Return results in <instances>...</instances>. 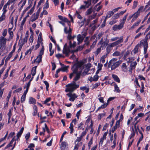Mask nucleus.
I'll list each match as a JSON object with an SVG mask.
<instances>
[{
    "label": "nucleus",
    "instance_id": "nucleus-29",
    "mask_svg": "<svg viewBox=\"0 0 150 150\" xmlns=\"http://www.w3.org/2000/svg\"><path fill=\"white\" fill-rule=\"evenodd\" d=\"M44 46H42V47L39 53V56H42L43 54H44Z\"/></svg>",
    "mask_w": 150,
    "mask_h": 150
},
{
    "label": "nucleus",
    "instance_id": "nucleus-1",
    "mask_svg": "<svg viewBox=\"0 0 150 150\" xmlns=\"http://www.w3.org/2000/svg\"><path fill=\"white\" fill-rule=\"evenodd\" d=\"M83 62H78L74 64L71 68L72 72L69 74V75H73L74 74L76 75H81L82 72V70L81 67L83 64Z\"/></svg>",
    "mask_w": 150,
    "mask_h": 150
},
{
    "label": "nucleus",
    "instance_id": "nucleus-53",
    "mask_svg": "<svg viewBox=\"0 0 150 150\" xmlns=\"http://www.w3.org/2000/svg\"><path fill=\"white\" fill-rule=\"evenodd\" d=\"M128 14H127L124 16V17H123L122 18V21L121 22V23L124 22V24H125V21L127 18V17L128 16Z\"/></svg>",
    "mask_w": 150,
    "mask_h": 150
},
{
    "label": "nucleus",
    "instance_id": "nucleus-13",
    "mask_svg": "<svg viewBox=\"0 0 150 150\" xmlns=\"http://www.w3.org/2000/svg\"><path fill=\"white\" fill-rule=\"evenodd\" d=\"M71 52V50L69 48H63V53L65 54L67 56H69V53Z\"/></svg>",
    "mask_w": 150,
    "mask_h": 150
},
{
    "label": "nucleus",
    "instance_id": "nucleus-15",
    "mask_svg": "<svg viewBox=\"0 0 150 150\" xmlns=\"http://www.w3.org/2000/svg\"><path fill=\"white\" fill-rule=\"evenodd\" d=\"M88 87H87L86 86H81L80 87V89L81 90L84 91L85 90V93H87L89 92V88L88 85H87Z\"/></svg>",
    "mask_w": 150,
    "mask_h": 150
},
{
    "label": "nucleus",
    "instance_id": "nucleus-16",
    "mask_svg": "<svg viewBox=\"0 0 150 150\" xmlns=\"http://www.w3.org/2000/svg\"><path fill=\"white\" fill-rule=\"evenodd\" d=\"M38 16H37L35 13H34L31 16L30 18V21L33 22L36 20L38 18Z\"/></svg>",
    "mask_w": 150,
    "mask_h": 150
},
{
    "label": "nucleus",
    "instance_id": "nucleus-63",
    "mask_svg": "<svg viewBox=\"0 0 150 150\" xmlns=\"http://www.w3.org/2000/svg\"><path fill=\"white\" fill-rule=\"evenodd\" d=\"M11 92H9L8 93V96H7V98H6V100L8 102H9L10 98L11 97Z\"/></svg>",
    "mask_w": 150,
    "mask_h": 150
},
{
    "label": "nucleus",
    "instance_id": "nucleus-62",
    "mask_svg": "<svg viewBox=\"0 0 150 150\" xmlns=\"http://www.w3.org/2000/svg\"><path fill=\"white\" fill-rule=\"evenodd\" d=\"M117 127V126H116V125H115V126H114L112 128L111 131L112 132V133H113L114 132V131L116 130Z\"/></svg>",
    "mask_w": 150,
    "mask_h": 150
},
{
    "label": "nucleus",
    "instance_id": "nucleus-52",
    "mask_svg": "<svg viewBox=\"0 0 150 150\" xmlns=\"http://www.w3.org/2000/svg\"><path fill=\"white\" fill-rule=\"evenodd\" d=\"M147 115V117L145 119V120L146 121L149 118L150 116V111H149V112H147L145 114V115Z\"/></svg>",
    "mask_w": 150,
    "mask_h": 150
},
{
    "label": "nucleus",
    "instance_id": "nucleus-18",
    "mask_svg": "<svg viewBox=\"0 0 150 150\" xmlns=\"http://www.w3.org/2000/svg\"><path fill=\"white\" fill-rule=\"evenodd\" d=\"M121 68L123 71L126 72L128 71V69H127V67L125 63H124L122 64L121 67Z\"/></svg>",
    "mask_w": 150,
    "mask_h": 150
},
{
    "label": "nucleus",
    "instance_id": "nucleus-14",
    "mask_svg": "<svg viewBox=\"0 0 150 150\" xmlns=\"http://www.w3.org/2000/svg\"><path fill=\"white\" fill-rule=\"evenodd\" d=\"M28 103L30 104L35 105L36 103V100L34 98L30 97L29 99Z\"/></svg>",
    "mask_w": 150,
    "mask_h": 150
},
{
    "label": "nucleus",
    "instance_id": "nucleus-30",
    "mask_svg": "<svg viewBox=\"0 0 150 150\" xmlns=\"http://www.w3.org/2000/svg\"><path fill=\"white\" fill-rule=\"evenodd\" d=\"M130 51L129 50H127L126 52L125 53L123 56V58L124 59H126L127 57L129 55V54H130Z\"/></svg>",
    "mask_w": 150,
    "mask_h": 150
},
{
    "label": "nucleus",
    "instance_id": "nucleus-37",
    "mask_svg": "<svg viewBox=\"0 0 150 150\" xmlns=\"http://www.w3.org/2000/svg\"><path fill=\"white\" fill-rule=\"evenodd\" d=\"M119 14L118 13H117L116 14H115L114 15V16H113L112 18H113V19H116L119 17Z\"/></svg>",
    "mask_w": 150,
    "mask_h": 150
},
{
    "label": "nucleus",
    "instance_id": "nucleus-46",
    "mask_svg": "<svg viewBox=\"0 0 150 150\" xmlns=\"http://www.w3.org/2000/svg\"><path fill=\"white\" fill-rule=\"evenodd\" d=\"M98 41V40L97 39H96L95 41H94L92 45L91 46V48H93L96 45V43Z\"/></svg>",
    "mask_w": 150,
    "mask_h": 150
},
{
    "label": "nucleus",
    "instance_id": "nucleus-5",
    "mask_svg": "<svg viewBox=\"0 0 150 150\" xmlns=\"http://www.w3.org/2000/svg\"><path fill=\"white\" fill-rule=\"evenodd\" d=\"M6 40V39L4 37H0V50H2L3 48L4 50L5 49Z\"/></svg>",
    "mask_w": 150,
    "mask_h": 150
},
{
    "label": "nucleus",
    "instance_id": "nucleus-48",
    "mask_svg": "<svg viewBox=\"0 0 150 150\" xmlns=\"http://www.w3.org/2000/svg\"><path fill=\"white\" fill-rule=\"evenodd\" d=\"M35 8L34 7H33L30 10V11L28 12V13L30 15L33 12Z\"/></svg>",
    "mask_w": 150,
    "mask_h": 150
},
{
    "label": "nucleus",
    "instance_id": "nucleus-34",
    "mask_svg": "<svg viewBox=\"0 0 150 150\" xmlns=\"http://www.w3.org/2000/svg\"><path fill=\"white\" fill-rule=\"evenodd\" d=\"M44 83L46 85V91H49V84L48 82L47 81H44Z\"/></svg>",
    "mask_w": 150,
    "mask_h": 150
},
{
    "label": "nucleus",
    "instance_id": "nucleus-8",
    "mask_svg": "<svg viewBox=\"0 0 150 150\" xmlns=\"http://www.w3.org/2000/svg\"><path fill=\"white\" fill-rule=\"evenodd\" d=\"M91 63H89L85 65V67L84 68V70L82 72L83 75H84L85 74L86 75L89 74L88 72L90 70V68L91 67Z\"/></svg>",
    "mask_w": 150,
    "mask_h": 150
},
{
    "label": "nucleus",
    "instance_id": "nucleus-40",
    "mask_svg": "<svg viewBox=\"0 0 150 150\" xmlns=\"http://www.w3.org/2000/svg\"><path fill=\"white\" fill-rule=\"evenodd\" d=\"M26 98V96L23 95L21 98V102L22 103H23V102L25 101Z\"/></svg>",
    "mask_w": 150,
    "mask_h": 150
},
{
    "label": "nucleus",
    "instance_id": "nucleus-4",
    "mask_svg": "<svg viewBox=\"0 0 150 150\" xmlns=\"http://www.w3.org/2000/svg\"><path fill=\"white\" fill-rule=\"evenodd\" d=\"M111 60H112V65L111 67V70L115 69L120 65L122 62L120 60L117 61V59L116 58H113Z\"/></svg>",
    "mask_w": 150,
    "mask_h": 150
},
{
    "label": "nucleus",
    "instance_id": "nucleus-26",
    "mask_svg": "<svg viewBox=\"0 0 150 150\" xmlns=\"http://www.w3.org/2000/svg\"><path fill=\"white\" fill-rule=\"evenodd\" d=\"M107 37L105 40L103 42V47L104 48H105V46H106L107 45H108L109 42V40L108 39H107Z\"/></svg>",
    "mask_w": 150,
    "mask_h": 150
},
{
    "label": "nucleus",
    "instance_id": "nucleus-42",
    "mask_svg": "<svg viewBox=\"0 0 150 150\" xmlns=\"http://www.w3.org/2000/svg\"><path fill=\"white\" fill-rule=\"evenodd\" d=\"M67 133V132L66 131H65L62 134L61 137L60 138V142H61L62 141L64 137V135Z\"/></svg>",
    "mask_w": 150,
    "mask_h": 150
},
{
    "label": "nucleus",
    "instance_id": "nucleus-2",
    "mask_svg": "<svg viewBox=\"0 0 150 150\" xmlns=\"http://www.w3.org/2000/svg\"><path fill=\"white\" fill-rule=\"evenodd\" d=\"M76 81L74 80L71 83L66 85V87L67 88L65 90V92H73L78 88L79 85V84H76Z\"/></svg>",
    "mask_w": 150,
    "mask_h": 150
},
{
    "label": "nucleus",
    "instance_id": "nucleus-58",
    "mask_svg": "<svg viewBox=\"0 0 150 150\" xmlns=\"http://www.w3.org/2000/svg\"><path fill=\"white\" fill-rule=\"evenodd\" d=\"M22 88L21 87L17 89H16V90H14L13 91L14 93L15 92H20V91H22Z\"/></svg>",
    "mask_w": 150,
    "mask_h": 150
},
{
    "label": "nucleus",
    "instance_id": "nucleus-39",
    "mask_svg": "<svg viewBox=\"0 0 150 150\" xmlns=\"http://www.w3.org/2000/svg\"><path fill=\"white\" fill-rule=\"evenodd\" d=\"M55 56L58 59L61 58H64V56L63 55L60 53H58L56 54Z\"/></svg>",
    "mask_w": 150,
    "mask_h": 150
},
{
    "label": "nucleus",
    "instance_id": "nucleus-25",
    "mask_svg": "<svg viewBox=\"0 0 150 150\" xmlns=\"http://www.w3.org/2000/svg\"><path fill=\"white\" fill-rule=\"evenodd\" d=\"M92 12V8L90 7L86 11V12L85 15L86 16H88L91 14Z\"/></svg>",
    "mask_w": 150,
    "mask_h": 150
},
{
    "label": "nucleus",
    "instance_id": "nucleus-17",
    "mask_svg": "<svg viewBox=\"0 0 150 150\" xmlns=\"http://www.w3.org/2000/svg\"><path fill=\"white\" fill-rule=\"evenodd\" d=\"M99 76H94V78H93L91 76L90 77V78H88L89 81L91 82L92 81H97L98 79Z\"/></svg>",
    "mask_w": 150,
    "mask_h": 150
},
{
    "label": "nucleus",
    "instance_id": "nucleus-44",
    "mask_svg": "<svg viewBox=\"0 0 150 150\" xmlns=\"http://www.w3.org/2000/svg\"><path fill=\"white\" fill-rule=\"evenodd\" d=\"M135 94L136 95V98L137 99L140 101L141 100H142L141 97L138 94V93L136 91H135Z\"/></svg>",
    "mask_w": 150,
    "mask_h": 150
},
{
    "label": "nucleus",
    "instance_id": "nucleus-21",
    "mask_svg": "<svg viewBox=\"0 0 150 150\" xmlns=\"http://www.w3.org/2000/svg\"><path fill=\"white\" fill-rule=\"evenodd\" d=\"M114 88V91L115 92L118 93H119L120 92V90L119 87L115 83Z\"/></svg>",
    "mask_w": 150,
    "mask_h": 150
},
{
    "label": "nucleus",
    "instance_id": "nucleus-20",
    "mask_svg": "<svg viewBox=\"0 0 150 150\" xmlns=\"http://www.w3.org/2000/svg\"><path fill=\"white\" fill-rule=\"evenodd\" d=\"M34 111L33 113V116H36L38 113V108L36 105H34L33 107Z\"/></svg>",
    "mask_w": 150,
    "mask_h": 150
},
{
    "label": "nucleus",
    "instance_id": "nucleus-38",
    "mask_svg": "<svg viewBox=\"0 0 150 150\" xmlns=\"http://www.w3.org/2000/svg\"><path fill=\"white\" fill-rule=\"evenodd\" d=\"M68 67V66L67 67L66 66H64L63 67H61V69L62 71L63 72L67 71Z\"/></svg>",
    "mask_w": 150,
    "mask_h": 150
},
{
    "label": "nucleus",
    "instance_id": "nucleus-10",
    "mask_svg": "<svg viewBox=\"0 0 150 150\" xmlns=\"http://www.w3.org/2000/svg\"><path fill=\"white\" fill-rule=\"evenodd\" d=\"M86 35L85 34H84L83 36H81L80 34H79L77 35V39L78 41V45L79 44L83 42Z\"/></svg>",
    "mask_w": 150,
    "mask_h": 150
},
{
    "label": "nucleus",
    "instance_id": "nucleus-50",
    "mask_svg": "<svg viewBox=\"0 0 150 150\" xmlns=\"http://www.w3.org/2000/svg\"><path fill=\"white\" fill-rule=\"evenodd\" d=\"M105 115V113H101L99 114L98 116V119L99 120H100L102 118L103 116H104Z\"/></svg>",
    "mask_w": 150,
    "mask_h": 150
},
{
    "label": "nucleus",
    "instance_id": "nucleus-51",
    "mask_svg": "<svg viewBox=\"0 0 150 150\" xmlns=\"http://www.w3.org/2000/svg\"><path fill=\"white\" fill-rule=\"evenodd\" d=\"M120 52L118 51H116L115 52L112 54L113 56H118L120 55Z\"/></svg>",
    "mask_w": 150,
    "mask_h": 150
},
{
    "label": "nucleus",
    "instance_id": "nucleus-28",
    "mask_svg": "<svg viewBox=\"0 0 150 150\" xmlns=\"http://www.w3.org/2000/svg\"><path fill=\"white\" fill-rule=\"evenodd\" d=\"M37 67V66H35L32 68L31 71L32 75H35V74Z\"/></svg>",
    "mask_w": 150,
    "mask_h": 150
},
{
    "label": "nucleus",
    "instance_id": "nucleus-23",
    "mask_svg": "<svg viewBox=\"0 0 150 150\" xmlns=\"http://www.w3.org/2000/svg\"><path fill=\"white\" fill-rule=\"evenodd\" d=\"M84 3L86 4V8H88L91 5V0H87L86 1H84Z\"/></svg>",
    "mask_w": 150,
    "mask_h": 150
},
{
    "label": "nucleus",
    "instance_id": "nucleus-33",
    "mask_svg": "<svg viewBox=\"0 0 150 150\" xmlns=\"http://www.w3.org/2000/svg\"><path fill=\"white\" fill-rule=\"evenodd\" d=\"M51 98L50 97H49L46 98L44 101H41V102L42 103L44 104H46L48 102L50 101L51 100Z\"/></svg>",
    "mask_w": 150,
    "mask_h": 150
},
{
    "label": "nucleus",
    "instance_id": "nucleus-3",
    "mask_svg": "<svg viewBox=\"0 0 150 150\" xmlns=\"http://www.w3.org/2000/svg\"><path fill=\"white\" fill-rule=\"evenodd\" d=\"M150 35V31L148 32L145 37V40L142 42L141 41L140 43V45L142 44L144 47V54H145L147 52V50L148 48V43L147 40L148 39V36Z\"/></svg>",
    "mask_w": 150,
    "mask_h": 150
},
{
    "label": "nucleus",
    "instance_id": "nucleus-55",
    "mask_svg": "<svg viewBox=\"0 0 150 150\" xmlns=\"http://www.w3.org/2000/svg\"><path fill=\"white\" fill-rule=\"evenodd\" d=\"M7 29H5L4 30V31L2 33V35L3 37H5L7 35Z\"/></svg>",
    "mask_w": 150,
    "mask_h": 150
},
{
    "label": "nucleus",
    "instance_id": "nucleus-6",
    "mask_svg": "<svg viewBox=\"0 0 150 150\" xmlns=\"http://www.w3.org/2000/svg\"><path fill=\"white\" fill-rule=\"evenodd\" d=\"M123 41V37L121 36L120 37V39L115 42L111 43L110 45V47H114L117 45H119Z\"/></svg>",
    "mask_w": 150,
    "mask_h": 150
},
{
    "label": "nucleus",
    "instance_id": "nucleus-43",
    "mask_svg": "<svg viewBox=\"0 0 150 150\" xmlns=\"http://www.w3.org/2000/svg\"><path fill=\"white\" fill-rule=\"evenodd\" d=\"M138 1H135L133 2L132 8L134 9L137 6V5Z\"/></svg>",
    "mask_w": 150,
    "mask_h": 150
},
{
    "label": "nucleus",
    "instance_id": "nucleus-57",
    "mask_svg": "<svg viewBox=\"0 0 150 150\" xmlns=\"http://www.w3.org/2000/svg\"><path fill=\"white\" fill-rule=\"evenodd\" d=\"M50 39L54 43L55 45H57L56 42L55 40H54L53 38V37L51 36V37L50 38Z\"/></svg>",
    "mask_w": 150,
    "mask_h": 150
},
{
    "label": "nucleus",
    "instance_id": "nucleus-11",
    "mask_svg": "<svg viewBox=\"0 0 150 150\" xmlns=\"http://www.w3.org/2000/svg\"><path fill=\"white\" fill-rule=\"evenodd\" d=\"M68 144L66 142H62L60 145V149L61 150H65L66 147H67Z\"/></svg>",
    "mask_w": 150,
    "mask_h": 150
},
{
    "label": "nucleus",
    "instance_id": "nucleus-9",
    "mask_svg": "<svg viewBox=\"0 0 150 150\" xmlns=\"http://www.w3.org/2000/svg\"><path fill=\"white\" fill-rule=\"evenodd\" d=\"M124 25V22L121 23L118 25H115L112 27V29L114 31L120 30L123 28Z\"/></svg>",
    "mask_w": 150,
    "mask_h": 150
},
{
    "label": "nucleus",
    "instance_id": "nucleus-49",
    "mask_svg": "<svg viewBox=\"0 0 150 150\" xmlns=\"http://www.w3.org/2000/svg\"><path fill=\"white\" fill-rule=\"evenodd\" d=\"M102 45H101L100 47L98 48L96 52V54L97 55H98L99 53H100L101 52V48L102 47Z\"/></svg>",
    "mask_w": 150,
    "mask_h": 150
},
{
    "label": "nucleus",
    "instance_id": "nucleus-12",
    "mask_svg": "<svg viewBox=\"0 0 150 150\" xmlns=\"http://www.w3.org/2000/svg\"><path fill=\"white\" fill-rule=\"evenodd\" d=\"M139 44L136 45L135 47L133 50L131 52V54L132 55H134L138 52Z\"/></svg>",
    "mask_w": 150,
    "mask_h": 150
},
{
    "label": "nucleus",
    "instance_id": "nucleus-41",
    "mask_svg": "<svg viewBox=\"0 0 150 150\" xmlns=\"http://www.w3.org/2000/svg\"><path fill=\"white\" fill-rule=\"evenodd\" d=\"M30 132H28L27 134L25 136V138L26 139V141H28V139L30 137Z\"/></svg>",
    "mask_w": 150,
    "mask_h": 150
},
{
    "label": "nucleus",
    "instance_id": "nucleus-7",
    "mask_svg": "<svg viewBox=\"0 0 150 150\" xmlns=\"http://www.w3.org/2000/svg\"><path fill=\"white\" fill-rule=\"evenodd\" d=\"M72 92H69V93L67 94V95L70 97L69 100L71 101H74L75 99L77 98L78 96H77L76 93H74L72 94Z\"/></svg>",
    "mask_w": 150,
    "mask_h": 150
},
{
    "label": "nucleus",
    "instance_id": "nucleus-35",
    "mask_svg": "<svg viewBox=\"0 0 150 150\" xmlns=\"http://www.w3.org/2000/svg\"><path fill=\"white\" fill-rule=\"evenodd\" d=\"M69 128L70 129V134H72L74 131V128H73V124L72 123H71L70 124V126L69 127Z\"/></svg>",
    "mask_w": 150,
    "mask_h": 150
},
{
    "label": "nucleus",
    "instance_id": "nucleus-45",
    "mask_svg": "<svg viewBox=\"0 0 150 150\" xmlns=\"http://www.w3.org/2000/svg\"><path fill=\"white\" fill-rule=\"evenodd\" d=\"M33 78V77H32L30 79V80H29V81L28 83L27 84L26 87L28 89H29V87L30 86V82H31V81L32 80Z\"/></svg>",
    "mask_w": 150,
    "mask_h": 150
},
{
    "label": "nucleus",
    "instance_id": "nucleus-61",
    "mask_svg": "<svg viewBox=\"0 0 150 150\" xmlns=\"http://www.w3.org/2000/svg\"><path fill=\"white\" fill-rule=\"evenodd\" d=\"M51 64H52V70H54L56 68V65L54 62L53 63L52 62H51Z\"/></svg>",
    "mask_w": 150,
    "mask_h": 150
},
{
    "label": "nucleus",
    "instance_id": "nucleus-19",
    "mask_svg": "<svg viewBox=\"0 0 150 150\" xmlns=\"http://www.w3.org/2000/svg\"><path fill=\"white\" fill-rule=\"evenodd\" d=\"M140 8H139L138 11L132 15V16H133V17L135 18V19H136L139 15L140 13Z\"/></svg>",
    "mask_w": 150,
    "mask_h": 150
},
{
    "label": "nucleus",
    "instance_id": "nucleus-54",
    "mask_svg": "<svg viewBox=\"0 0 150 150\" xmlns=\"http://www.w3.org/2000/svg\"><path fill=\"white\" fill-rule=\"evenodd\" d=\"M96 14H93L92 15L89 16V18L91 20L95 18H96Z\"/></svg>",
    "mask_w": 150,
    "mask_h": 150
},
{
    "label": "nucleus",
    "instance_id": "nucleus-31",
    "mask_svg": "<svg viewBox=\"0 0 150 150\" xmlns=\"http://www.w3.org/2000/svg\"><path fill=\"white\" fill-rule=\"evenodd\" d=\"M137 64V63L136 61L133 62L131 63L130 65V67H131L135 69Z\"/></svg>",
    "mask_w": 150,
    "mask_h": 150
},
{
    "label": "nucleus",
    "instance_id": "nucleus-59",
    "mask_svg": "<svg viewBox=\"0 0 150 150\" xmlns=\"http://www.w3.org/2000/svg\"><path fill=\"white\" fill-rule=\"evenodd\" d=\"M150 14V12L147 15H146V16L144 18V20H143V21L142 22V23L143 24L144 23V22L147 19L149 15Z\"/></svg>",
    "mask_w": 150,
    "mask_h": 150
},
{
    "label": "nucleus",
    "instance_id": "nucleus-36",
    "mask_svg": "<svg viewBox=\"0 0 150 150\" xmlns=\"http://www.w3.org/2000/svg\"><path fill=\"white\" fill-rule=\"evenodd\" d=\"M42 56H38L37 58V63H38V64L42 61Z\"/></svg>",
    "mask_w": 150,
    "mask_h": 150
},
{
    "label": "nucleus",
    "instance_id": "nucleus-32",
    "mask_svg": "<svg viewBox=\"0 0 150 150\" xmlns=\"http://www.w3.org/2000/svg\"><path fill=\"white\" fill-rule=\"evenodd\" d=\"M43 40L42 38V35L41 32L40 33L38 37V41L41 42L43 41Z\"/></svg>",
    "mask_w": 150,
    "mask_h": 150
},
{
    "label": "nucleus",
    "instance_id": "nucleus-56",
    "mask_svg": "<svg viewBox=\"0 0 150 150\" xmlns=\"http://www.w3.org/2000/svg\"><path fill=\"white\" fill-rule=\"evenodd\" d=\"M133 132H132L129 136V138L130 139H131L135 135V134L134 132V130L133 129Z\"/></svg>",
    "mask_w": 150,
    "mask_h": 150
},
{
    "label": "nucleus",
    "instance_id": "nucleus-60",
    "mask_svg": "<svg viewBox=\"0 0 150 150\" xmlns=\"http://www.w3.org/2000/svg\"><path fill=\"white\" fill-rule=\"evenodd\" d=\"M40 42H38V41L37 44L35 46V49H34V50H36L40 46Z\"/></svg>",
    "mask_w": 150,
    "mask_h": 150
},
{
    "label": "nucleus",
    "instance_id": "nucleus-64",
    "mask_svg": "<svg viewBox=\"0 0 150 150\" xmlns=\"http://www.w3.org/2000/svg\"><path fill=\"white\" fill-rule=\"evenodd\" d=\"M102 35L103 34L102 33H100L98 34L96 39H97V40H98L100 39L101 37L102 36Z\"/></svg>",
    "mask_w": 150,
    "mask_h": 150
},
{
    "label": "nucleus",
    "instance_id": "nucleus-22",
    "mask_svg": "<svg viewBox=\"0 0 150 150\" xmlns=\"http://www.w3.org/2000/svg\"><path fill=\"white\" fill-rule=\"evenodd\" d=\"M114 14V12L113 11H109L107 13V15L106 16V18H110Z\"/></svg>",
    "mask_w": 150,
    "mask_h": 150
},
{
    "label": "nucleus",
    "instance_id": "nucleus-24",
    "mask_svg": "<svg viewBox=\"0 0 150 150\" xmlns=\"http://www.w3.org/2000/svg\"><path fill=\"white\" fill-rule=\"evenodd\" d=\"M111 47H110L109 44L107 47L106 48L107 54H108L112 50Z\"/></svg>",
    "mask_w": 150,
    "mask_h": 150
},
{
    "label": "nucleus",
    "instance_id": "nucleus-27",
    "mask_svg": "<svg viewBox=\"0 0 150 150\" xmlns=\"http://www.w3.org/2000/svg\"><path fill=\"white\" fill-rule=\"evenodd\" d=\"M115 81L119 83L120 82V80L117 76H112Z\"/></svg>",
    "mask_w": 150,
    "mask_h": 150
},
{
    "label": "nucleus",
    "instance_id": "nucleus-47",
    "mask_svg": "<svg viewBox=\"0 0 150 150\" xmlns=\"http://www.w3.org/2000/svg\"><path fill=\"white\" fill-rule=\"evenodd\" d=\"M100 84V83L99 82L97 83H96L93 86V89H96L97 88L98 86Z\"/></svg>",
    "mask_w": 150,
    "mask_h": 150
}]
</instances>
